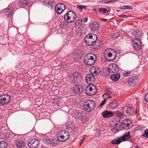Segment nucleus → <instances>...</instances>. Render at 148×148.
I'll list each match as a JSON object with an SVG mask.
<instances>
[{"label":"nucleus","instance_id":"f257e3e1","mask_svg":"<svg viewBox=\"0 0 148 148\" xmlns=\"http://www.w3.org/2000/svg\"><path fill=\"white\" fill-rule=\"evenodd\" d=\"M69 134L66 130H62L59 132L57 135V138H54L51 140V144L55 145L59 143V141H64L66 140L69 138Z\"/></svg>","mask_w":148,"mask_h":148},{"label":"nucleus","instance_id":"f03ea898","mask_svg":"<svg viewBox=\"0 0 148 148\" xmlns=\"http://www.w3.org/2000/svg\"><path fill=\"white\" fill-rule=\"evenodd\" d=\"M97 38L96 35L91 34L86 36L84 41L85 43L88 45H93L96 43V44L95 45H97L99 47H100L102 45V42L101 41H100L99 45H97V43L96 42Z\"/></svg>","mask_w":148,"mask_h":148},{"label":"nucleus","instance_id":"7ed1b4c3","mask_svg":"<svg viewBox=\"0 0 148 148\" xmlns=\"http://www.w3.org/2000/svg\"><path fill=\"white\" fill-rule=\"evenodd\" d=\"M97 57L94 53H90L87 54L84 58L85 63L87 65L91 66L93 65L96 61Z\"/></svg>","mask_w":148,"mask_h":148},{"label":"nucleus","instance_id":"20e7f679","mask_svg":"<svg viewBox=\"0 0 148 148\" xmlns=\"http://www.w3.org/2000/svg\"><path fill=\"white\" fill-rule=\"evenodd\" d=\"M116 51L111 49H106L104 52V55L105 58L108 61H112L116 57Z\"/></svg>","mask_w":148,"mask_h":148},{"label":"nucleus","instance_id":"39448f33","mask_svg":"<svg viewBox=\"0 0 148 148\" xmlns=\"http://www.w3.org/2000/svg\"><path fill=\"white\" fill-rule=\"evenodd\" d=\"M95 106V103L94 101L88 100L84 103L83 108L85 111L90 112L94 110Z\"/></svg>","mask_w":148,"mask_h":148},{"label":"nucleus","instance_id":"423d86ee","mask_svg":"<svg viewBox=\"0 0 148 148\" xmlns=\"http://www.w3.org/2000/svg\"><path fill=\"white\" fill-rule=\"evenodd\" d=\"M130 138V132H129L125 133L122 136L116 138L111 141L112 144H117L120 143L123 141H126Z\"/></svg>","mask_w":148,"mask_h":148},{"label":"nucleus","instance_id":"0eeeda50","mask_svg":"<svg viewBox=\"0 0 148 148\" xmlns=\"http://www.w3.org/2000/svg\"><path fill=\"white\" fill-rule=\"evenodd\" d=\"M76 18L75 13L72 11L67 12L65 15L64 19L68 23H70L74 21Z\"/></svg>","mask_w":148,"mask_h":148},{"label":"nucleus","instance_id":"6e6552de","mask_svg":"<svg viewBox=\"0 0 148 148\" xmlns=\"http://www.w3.org/2000/svg\"><path fill=\"white\" fill-rule=\"evenodd\" d=\"M70 79L73 83H78L80 82L82 76L80 73L76 71H73L70 76Z\"/></svg>","mask_w":148,"mask_h":148},{"label":"nucleus","instance_id":"1a4fd4ad","mask_svg":"<svg viewBox=\"0 0 148 148\" xmlns=\"http://www.w3.org/2000/svg\"><path fill=\"white\" fill-rule=\"evenodd\" d=\"M87 86L85 89L86 93L88 95H92L95 94L97 90L96 86L94 85L91 84Z\"/></svg>","mask_w":148,"mask_h":148},{"label":"nucleus","instance_id":"9d476101","mask_svg":"<svg viewBox=\"0 0 148 148\" xmlns=\"http://www.w3.org/2000/svg\"><path fill=\"white\" fill-rule=\"evenodd\" d=\"M11 100L10 97L5 95L0 96V106H3L7 104Z\"/></svg>","mask_w":148,"mask_h":148},{"label":"nucleus","instance_id":"9b49d317","mask_svg":"<svg viewBox=\"0 0 148 148\" xmlns=\"http://www.w3.org/2000/svg\"><path fill=\"white\" fill-rule=\"evenodd\" d=\"M55 7L56 13L58 14H60L66 8L65 5L62 3L58 4Z\"/></svg>","mask_w":148,"mask_h":148},{"label":"nucleus","instance_id":"f8f14e48","mask_svg":"<svg viewBox=\"0 0 148 148\" xmlns=\"http://www.w3.org/2000/svg\"><path fill=\"white\" fill-rule=\"evenodd\" d=\"M132 44L134 49L137 51H139L141 49V44L140 40L133 39Z\"/></svg>","mask_w":148,"mask_h":148},{"label":"nucleus","instance_id":"ddd939ff","mask_svg":"<svg viewBox=\"0 0 148 148\" xmlns=\"http://www.w3.org/2000/svg\"><path fill=\"white\" fill-rule=\"evenodd\" d=\"M131 121L129 119H125L121 123V127L125 130H128L131 128Z\"/></svg>","mask_w":148,"mask_h":148},{"label":"nucleus","instance_id":"4468645a","mask_svg":"<svg viewBox=\"0 0 148 148\" xmlns=\"http://www.w3.org/2000/svg\"><path fill=\"white\" fill-rule=\"evenodd\" d=\"M138 81V79L137 76H132L129 79L128 84L130 87H134Z\"/></svg>","mask_w":148,"mask_h":148},{"label":"nucleus","instance_id":"2eb2a0df","mask_svg":"<svg viewBox=\"0 0 148 148\" xmlns=\"http://www.w3.org/2000/svg\"><path fill=\"white\" fill-rule=\"evenodd\" d=\"M108 70L110 73H117L119 71V67L116 64L113 63H111L109 65Z\"/></svg>","mask_w":148,"mask_h":148},{"label":"nucleus","instance_id":"dca6fc26","mask_svg":"<svg viewBox=\"0 0 148 148\" xmlns=\"http://www.w3.org/2000/svg\"><path fill=\"white\" fill-rule=\"evenodd\" d=\"M39 140L33 139L28 142V145L30 148H37L39 146Z\"/></svg>","mask_w":148,"mask_h":148},{"label":"nucleus","instance_id":"f3484780","mask_svg":"<svg viewBox=\"0 0 148 148\" xmlns=\"http://www.w3.org/2000/svg\"><path fill=\"white\" fill-rule=\"evenodd\" d=\"M85 81L88 84H91L93 83L95 80L94 76L90 74H87L85 77Z\"/></svg>","mask_w":148,"mask_h":148},{"label":"nucleus","instance_id":"a211bd4d","mask_svg":"<svg viewBox=\"0 0 148 148\" xmlns=\"http://www.w3.org/2000/svg\"><path fill=\"white\" fill-rule=\"evenodd\" d=\"M125 112L127 115L132 116L137 113V110L136 108L130 107L127 108Z\"/></svg>","mask_w":148,"mask_h":148},{"label":"nucleus","instance_id":"6ab92c4d","mask_svg":"<svg viewBox=\"0 0 148 148\" xmlns=\"http://www.w3.org/2000/svg\"><path fill=\"white\" fill-rule=\"evenodd\" d=\"M17 1L18 8L23 7L27 5L29 7L31 5H30V3L27 0H18Z\"/></svg>","mask_w":148,"mask_h":148},{"label":"nucleus","instance_id":"aec40b11","mask_svg":"<svg viewBox=\"0 0 148 148\" xmlns=\"http://www.w3.org/2000/svg\"><path fill=\"white\" fill-rule=\"evenodd\" d=\"M90 73L93 76L98 75L100 72L99 68L97 66H92L90 69Z\"/></svg>","mask_w":148,"mask_h":148},{"label":"nucleus","instance_id":"412c9836","mask_svg":"<svg viewBox=\"0 0 148 148\" xmlns=\"http://www.w3.org/2000/svg\"><path fill=\"white\" fill-rule=\"evenodd\" d=\"M13 10V9L12 8H6L5 9L3 10V12L4 15L7 17L11 16L14 13Z\"/></svg>","mask_w":148,"mask_h":148},{"label":"nucleus","instance_id":"4be33fe9","mask_svg":"<svg viewBox=\"0 0 148 148\" xmlns=\"http://www.w3.org/2000/svg\"><path fill=\"white\" fill-rule=\"evenodd\" d=\"M101 114L104 117L108 118L112 116L114 114L111 111L105 110L102 112Z\"/></svg>","mask_w":148,"mask_h":148},{"label":"nucleus","instance_id":"5701e85b","mask_svg":"<svg viewBox=\"0 0 148 148\" xmlns=\"http://www.w3.org/2000/svg\"><path fill=\"white\" fill-rule=\"evenodd\" d=\"M73 116L76 119H77L80 118L82 120V118L84 116L83 115L81 109L79 111L78 110L74 112Z\"/></svg>","mask_w":148,"mask_h":148},{"label":"nucleus","instance_id":"b1692460","mask_svg":"<svg viewBox=\"0 0 148 148\" xmlns=\"http://www.w3.org/2000/svg\"><path fill=\"white\" fill-rule=\"evenodd\" d=\"M73 89L75 92L79 93H80L83 90L82 86L78 84L74 86Z\"/></svg>","mask_w":148,"mask_h":148},{"label":"nucleus","instance_id":"393cba45","mask_svg":"<svg viewBox=\"0 0 148 148\" xmlns=\"http://www.w3.org/2000/svg\"><path fill=\"white\" fill-rule=\"evenodd\" d=\"M90 27L91 30L96 31L99 28V25L97 22H95L91 23Z\"/></svg>","mask_w":148,"mask_h":148},{"label":"nucleus","instance_id":"a878e982","mask_svg":"<svg viewBox=\"0 0 148 148\" xmlns=\"http://www.w3.org/2000/svg\"><path fill=\"white\" fill-rule=\"evenodd\" d=\"M121 75L118 73L112 75L110 76V79L113 82H116L120 78Z\"/></svg>","mask_w":148,"mask_h":148},{"label":"nucleus","instance_id":"bb28decb","mask_svg":"<svg viewBox=\"0 0 148 148\" xmlns=\"http://www.w3.org/2000/svg\"><path fill=\"white\" fill-rule=\"evenodd\" d=\"M98 10L97 11V12L103 14H107L108 12H110V10H107L106 8H98Z\"/></svg>","mask_w":148,"mask_h":148},{"label":"nucleus","instance_id":"cd10ccee","mask_svg":"<svg viewBox=\"0 0 148 148\" xmlns=\"http://www.w3.org/2000/svg\"><path fill=\"white\" fill-rule=\"evenodd\" d=\"M45 4L47 5L49 7H50L51 8H54L55 5H54L53 2L52 0H45Z\"/></svg>","mask_w":148,"mask_h":148},{"label":"nucleus","instance_id":"c85d7f7f","mask_svg":"<svg viewBox=\"0 0 148 148\" xmlns=\"http://www.w3.org/2000/svg\"><path fill=\"white\" fill-rule=\"evenodd\" d=\"M142 36L139 32H134L133 33V37L137 40H140V38Z\"/></svg>","mask_w":148,"mask_h":148},{"label":"nucleus","instance_id":"c756f323","mask_svg":"<svg viewBox=\"0 0 148 148\" xmlns=\"http://www.w3.org/2000/svg\"><path fill=\"white\" fill-rule=\"evenodd\" d=\"M51 136H45L43 139L44 143L45 144H49L51 141Z\"/></svg>","mask_w":148,"mask_h":148},{"label":"nucleus","instance_id":"7c9ffc66","mask_svg":"<svg viewBox=\"0 0 148 148\" xmlns=\"http://www.w3.org/2000/svg\"><path fill=\"white\" fill-rule=\"evenodd\" d=\"M114 114L116 116L120 118H124L125 116V115L123 113L120 111L115 112Z\"/></svg>","mask_w":148,"mask_h":148},{"label":"nucleus","instance_id":"2f4dec72","mask_svg":"<svg viewBox=\"0 0 148 148\" xmlns=\"http://www.w3.org/2000/svg\"><path fill=\"white\" fill-rule=\"evenodd\" d=\"M25 143L23 141H19L17 143V147L20 148H23L25 145Z\"/></svg>","mask_w":148,"mask_h":148},{"label":"nucleus","instance_id":"473e14b6","mask_svg":"<svg viewBox=\"0 0 148 148\" xmlns=\"http://www.w3.org/2000/svg\"><path fill=\"white\" fill-rule=\"evenodd\" d=\"M110 106L111 109H114L118 107V104L117 102H112L110 103Z\"/></svg>","mask_w":148,"mask_h":148},{"label":"nucleus","instance_id":"72a5a7b5","mask_svg":"<svg viewBox=\"0 0 148 148\" xmlns=\"http://www.w3.org/2000/svg\"><path fill=\"white\" fill-rule=\"evenodd\" d=\"M8 144L5 141H0V148H7Z\"/></svg>","mask_w":148,"mask_h":148},{"label":"nucleus","instance_id":"f704fd0d","mask_svg":"<svg viewBox=\"0 0 148 148\" xmlns=\"http://www.w3.org/2000/svg\"><path fill=\"white\" fill-rule=\"evenodd\" d=\"M111 130L113 133H116L118 132V127L116 125H115L112 126Z\"/></svg>","mask_w":148,"mask_h":148},{"label":"nucleus","instance_id":"c9c22d12","mask_svg":"<svg viewBox=\"0 0 148 148\" xmlns=\"http://www.w3.org/2000/svg\"><path fill=\"white\" fill-rule=\"evenodd\" d=\"M133 7L131 6H128L127 5H123L120 8L122 9H129L131 10Z\"/></svg>","mask_w":148,"mask_h":148},{"label":"nucleus","instance_id":"e433bc0d","mask_svg":"<svg viewBox=\"0 0 148 148\" xmlns=\"http://www.w3.org/2000/svg\"><path fill=\"white\" fill-rule=\"evenodd\" d=\"M119 33L118 32H115L112 35V37L113 38H117L119 36Z\"/></svg>","mask_w":148,"mask_h":148},{"label":"nucleus","instance_id":"4c0bfd02","mask_svg":"<svg viewBox=\"0 0 148 148\" xmlns=\"http://www.w3.org/2000/svg\"><path fill=\"white\" fill-rule=\"evenodd\" d=\"M77 7L80 10L82 11L83 9L86 10V6L84 5H77Z\"/></svg>","mask_w":148,"mask_h":148},{"label":"nucleus","instance_id":"58836bf2","mask_svg":"<svg viewBox=\"0 0 148 148\" xmlns=\"http://www.w3.org/2000/svg\"><path fill=\"white\" fill-rule=\"evenodd\" d=\"M86 136H82L80 140L79 141V145L80 146L82 145V143H83L85 139Z\"/></svg>","mask_w":148,"mask_h":148},{"label":"nucleus","instance_id":"ea45409f","mask_svg":"<svg viewBox=\"0 0 148 148\" xmlns=\"http://www.w3.org/2000/svg\"><path fill=\"white\" fill-rule=\"evenodd\" d=\"M68 129L69 130H71L74 132H76L78 130V127H77L73 126L72 127H68Z\"/></svg>","mask_w":148,"mask_h":148},{"label":"nucleus","instance_id":"a19ab883","mask_svg":"<svg viewBox=\"0 0 148 148\" xmlns=\"http://www.w3.org/2000/svg\"><path fill=\"white\" fill-rule=\"evenodd\" d=\"M144 132V133L143 135V136L145 137H148V129H146Z\"/></svg>","mask_w":148,"mask_h":148},{"label":"nucleus","instance_id":"79ce46f5","mask_svg":"<svg viewBox=\"0 0 148 148\" xmlns=\"http://www.w3.org/2000/svg\"><path fill=\"white\" fill-rule=\"evenodd\" d=\"M123 73V75L124 76L127 77L130 75L131 72L130 71H125Z\"/></svg>","mask_w":148,"mask_h":148},{"label":"nucleus","instance_id":"37998d69","mask_svg":"<svg viewBox=\"0 0 148 148\" xmlns=\"http://www.w3.org/2000/svg\"><path fill=\"white\" fill-rule=\"evenodd\" d=\"M107 100V99H105L103 101H102L99 107L103 106L105 104Z\"/></svg>","mask_w":148,"mask_h":148},{"label":"nucleus","instance_id":"c03bdc74","mask_svg":"<svg viewBox=\"0 0 148 148\" xmlns=\"http://www.w3.org/2000/svg\"><path fill=\"white\" fill-rule=\"evenodd\" d=\"M106 93L105 94H110L112 92L110 90V88H108L105 91Z\"/></svg>","mask_w":148,"mask_h":148},{"label":"nucleus","instance_id":"a18cd8bd","mask_svg":"<svg viewBox=\"0 0 148 148\" xmlns=\"http://www.w3.org/2000/svg\"><path fill=\"white\" fill-rule=\"evenodd\" d=\"M117 0H111L110 1L104 2V3L107 4H110L111 3L114 2Z\"/></svg>","mask_w":148,"mask_h":148},{"label":"nucleus","instance_id":"49530a36","mask_svg":"<svg viewBox=\"0 0 148 148\" xmlns=\"http://www.w3.org/2000/svg\"><path fill=\"white\" fill-rule=\"evenodd\" d=\"M145 101L148 102V92L145 95Z\"/></svg>","mask_w":148,"mask_h":148},{"label":"nucleus","instance_id":"de8ad7c7","mask_svg":"<svg viewBox=\"0 0 148 148\" xmlns=\"http://www.w3.org/2000/svg\"><path fill=\"white\" fill-rule=\"evenodd\" d=\"M119 17L123 18H126L127 17V15H119Z\"/></svg>","mask_w":148,"mask_h":148},{"label":"nucleus","instance_id":"09e8293b","mask_svg":"<svg viewBox=\"0 0 148 148\" xmlns=\"http://www.w3.org/2000/svg\"><path fill=\"white\" fill-rule=\"evenodd\" d=\"M80 23V24H81V21L80 20H78L75 23V24L76 25H77L78 24Z\"/></svg>","mask_w":148,"mask_h":148},{"label":"nucleus","instance_id":"8fccbe9b","mask_svg":"<svg viewBox=\"0 0 148 148\" xmlns=\"http://www.w3.org/2000/svg\"><path fill=\"white\" fill-rule=\"evenodd\" d=\"M101 20L102 21H103L104 22H106V21H107V19H105V18H101Z\"/></svg>","mask_w":148,"mask_h":148},{"label":"nucleus","instance_id":"3c124183","mask_svg":"<svg viewBox=\"0 0 148 148\" xmlns=\"http://www.w3.org/2000/svg\"><path fill=\"white\" fill-rule=\"evenodd\" d=\"M88 21V19L87 18H85L84 20V21L85 22H87Z\"/></svg>","mask_w":148,"mask_h":148},{"label":"nucleus","instance_id":"603ef678","mask_svg":"<svg viewBox=\"0 0 148 148\" xmlns=\"http://www.w3.org/2000/svg\"><path fill=\"white\" fill-rule=\"evenodd\" d=\"M135 148H139V147L138 145H136L135 146Z\"/></svg>","mask_w":148,"mask_h":148},{"label":"nucleus","instance_id":"864d4df0","mask_svg":"<svg viewBox=\"0 0 148 148\" xmlns=\"http://www.w3.org/2000/svg\"><path fill=\"white\" fill-rule=\"evenodd\" d=\"M112 97L111 96H108L107 99H109V98H111Z\"/></svg>","mask_w":148,"mask_h":148},{"label":"nucleus","instance_id":"5fc2aeb1","mask_svg":"<svg viewBox=\"0 0 148 148\" xmlns=\"http://www.w3.org/2000/svg\"><path fill=\"white\" fill-rule=\"evenodd\" d=\"M17 6H18L17 7V8H16V9H17V8H18V6L17 5Z\"/></svg>","mask_w":148,"mask_h":148}]
</instances>
